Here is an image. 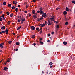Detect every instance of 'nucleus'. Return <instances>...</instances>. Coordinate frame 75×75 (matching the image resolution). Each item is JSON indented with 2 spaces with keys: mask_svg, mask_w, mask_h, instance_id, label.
<instances>
[{
  "mask_svg": "<svg viewBox=\"0 0 75 75\" xmlns=\"http://www.w3.org/2000/svg\"><path fill=\"white\" fill-rule=\"evenodd\" d=\"M21 20L22 21V22L21 21V24H22V23H23V21H24L25 20V18L22 17L21 18Z\"/></svg>",
  "mask_w": 75,
  "mask_h": 75,
  "instance_id": "obj_1",
  "label": "nucleus"
},
{
  "mask_svg": "<svg viewBox=\"0 0 75 75\" xmlns=\"http://www.w3.org/2000/svg\"><path fill=\"white\" fill-rule=\"evenodd\" d=\"M46 16H47V14L46 13H45L42 15V16L43 17H45Z\"/></svg>",
  "mask_w": 75,
  "mask_h": 75,
  "instance_id": "obj_2",
  "label": "nucleus"
},
{
  "mask_svg": "<svg viewBox=\"0 0 75 75\" xmlns=\"http://www.w3.org/2000/svg\"><path fill=\"white\" fill-rule=\"evenodd\" d=\"M52 18H50V19L51 21H54V17H55L54 16H52Z\"/></svg>",
  "mask_w": 75,
  "mask_h": 75,
  "instance_id": "obj_3",
  "label": "nucleus"
},
{
  "mask_svg": "<svg viewBox=\"0 0 75 75\" xmlns=\"http://www.w3.org/2000/svg\"><path fill=\"white\" fill-rule=\"evenodd\" d=\"M30 28L33 30H35V27H34V26H31Z\"/></svg>",
  "mask_w": 75,
  "mask_h": 75,
  "instance_id": "obj_4",
  "label": "nucleus"
},
{
  "mask_svg": "<svg viewBox=\"0 0 75 75\" xmlns=\"http://www.w3.org/2000/svg\"><path fill=\"white\" fill-rule=\"evenodd\" d=\"M47 24L48 25H51L52 24V23L50 21H49L47 23Z\"/></svg>",
  "mask_w": 75,
  "mask_h": 75,
  "instance_id": "obj_5",
  "label": "nucleus"
},
{
  "mask_svg": "<svg viewBox=\"0 0 75 75\" xmlns=\"http://www.w3.org/2000/svg\"><path fill=\"white\" fill-rule=\"evenodd\" d=\"M37 14H36V15H33V18L35 19V18H37Z\"/></svg>",
  "mask_w": 75,
  "mask_h": 75,
  "instance_id": "obj_6",
  "label": "nucleus"
},
{
  "mask_svg": "<svg viewBox=\"0 0 75 75\" xmlns=\"http://www.w3.org/2000/svg\"><path fill=\"white\" fill-rule=\"evenodd\" d=\"M13 3L14 4H15V5H16V4H17V1H13Z\"/></svg>",
  "mask_w": 75,
  "mask_h": 75,
  "instance_id": "obj_7",
  "label": "nucleus"
},
{
  "mask_svg": "<svg viewBox=\"0 0 75 75\" xmlns=\"http://www.w3.org/2000/svg\"><path fill=\"white\" fill-rule=\"evenodd\" d=\"M5 28H6V27H5L4 26H3L1 27V30H4Z\"/></svg>",
  "mask_w": 75,
  "mask_h": 75,
  "instance_id": "obj_8",
  "label": "nucleus"
},
{
  "mask_svg": "<svg viewBox=\"0 0 75 75\" xmlns=\"http://www.w3.org/2000/svg\"><path fill=\"white\" fill-rule=\"evenodd\" d=\"M2 17L3 18V20L4 21V20H5V18H4V14H2Z\"/></svg>",
  "mask_w": 75,
  "mask_h": 75,
  "instance_id": "obj_9",
  "label": "nucleus"
},
{
  "mask_svg": "<svg viewBox=\"0 0 75 75\" xmlns=\"http://www.w3.org/2000/svg\"><path fill=\"white\" fill-rule=\"evenodd\" d=\"M8 69V68L7 67H5L4 68V70H5V71H7Z\"/></svg>",
  "mask_w": 75,
  "mask_h": 75,
  "instance_id": "obj_10",
  "label": "nucleus"
},
{
  "mask_svg": "<svg viewBox=\"0 0 75 75\" xmlns=\"http://www.w3.org/2000/svg\"><path fill=\"white\" fill-rule=\"evenodd\" d=\"M36 31H37L38 32L40 31V29L38 28H36Z\"/></svg>",
  "mask_w": 75,
  "mask_h": 75,
  "instance_id": "obj_11",
  "label": "nucleus"
},
{
  "mask_svg": "<svg viewBox=\"0 0 75 75\" xmlns=\"http://www.w3.org/2000/svg\"><path fill=\"white\" fill-rule=\"evenodd\" d=\"M5 31L6 33V34H7L8 33V30L7 29V28L6 29Z\"/></svg>",
  "mask_w": 75,
  "mask_h": 75,
  "instance_id": "obj_12",
  "label": "nucleus"
},
{
  "mask_svg": "<svg viewBox=\"0 0 75 75\" xmlns=\"http://www.w3.org/2000/svg\"><path fill=\"white\" fill-rule=\"evenodd\" d=\"M67 14V12L66 11H64L63 12V14L64 15H66Z\"/></svg>",
  "mask_w": 75,
  "mask_h": 75,
  "instance_id": "obj_13",
  "label": "nucleus"
},
{
  "mask_svg": "<svg viewBox=\"0 0 75 75\" xmlns=\"http://www.w3.org/2000/svg\"><path fill=\"white\" fill-rule=\"evenodd\" d=\"M32 14H35V10H32Z\"/></svg>",
  "mask_w": 75,
  "mask_h": 75,
  "instance_id": "obj_14",
  "label": "nucleus"
},
{
  "mask_svg": "<svg viewBox=\"0 0 75 75\" xmlns=\"http://www.w3.org/2000/svg\"><path fill=\"white\" fill-rule=\"evenodd\" d=\"M63 44H64V45H67V42L65 41H64L63 42Z\"/></svg>",
  "mask_w": 75,
  "mask_h": 75,
  "instance_id": "obj_15",
  "label": "nucleus"
},
{
  "mask_svg": "<svg viewBox=\"0 0 75 75\" xmlns=\"http://www.w3.org/2000/svg\"><path fill=\"white\" fill-rule=\"evenodd\" d=\"M3 4L4 6H6V5L7 4V3H6V2H4L3 3Z\"/></svg>",
  "mask_w": 75,
  "mask_h": 75,
  "instance_id": "obj_16",
  "label": "nucleus"
},
{
  "mask_svg": "<svg viewBox=\"0 0 75 75\" xmlns=\"http://www.w3.org/2000/svg\"><path fill=\"white\" fill-rule=\"evenodd\" d=\"M5 33V31H2L0 32V34H3Z\"/></svg>",
  "mask_w": 75,
  "mask_h": 75,
  "instance_id": "obj_17",
  "label": "nucleus"
},
{
  "mask_svg": "<svg viewBox=\"0 0 75 75\" xmlns=\"http://www.w3.org/2000/svg\"><path fill=\"white\" fill-rule=\"evenodd\" d=\"M66 10L67 11H69V9H68V7H66Z\"/></svg>",
  "mask_w": 75,
  "mask_h": 75,
  "instance_id": "obj_18",
  "label": "nucleus"
},
{
  "mask_svg": "<svg viewBox=\"0 0 75 75\" xmlns=\"http://www.w3.org/2000/svg\"><path fill=\"white\" fill-rule=\"evenodd\" d=\"M21 28V26H20L17 28V30H18Z\"/></svg>",
  "mask_w": 75,
  "mask_h": 75,
  "instance_id": "obj_19",
  "label": "nucleus"
},
{
  "mask_svg": "<svg viewBox=\"0 0 75 75\" xmlns=\"http://www.w3.org/2000/svg\"><path fill=\"white\" fill-rule=\"evenodd\" d=\"M8 6L9 7H11V5L10 4H8Z\"/></svg>",
  "mask_w": 75,
  "mask_h": 75,
  "instance_id": "obj_20",
  "label": "nucleus"
},
{
  "mask_svg": "<svg viewBox=\"0 0 75 75\" xmlns=\"http://www.w3.org/2000/svg\"><path fill=\"white\" fill-rule=\"evenodd\" d=\"M13 13H11L10 15V17H13Z\"/></svg>",
  "mask_w": 75,
  "mask_h": 75,
  "instance_id": "obj_21",
  "label": "nucleus"
},
{
  "mask_svg": "<svg viewBox=\"0 0 75 75\" xmlns=\"http://www.w3.org/2000/svg\"><path fill=\"white\" fill-rule=\"evenodd\" d=\"M16 45H20V43H19L18 42H16Z\"/></svg>",
  "mask_w": 75,
  "mask_h": 75,
  "instance_id": "obj_22",
  "label": "nucleus"
},
{
  "mask_svg": "<svg viewBox=\"0 0 75 75\" xmlns=\"http://www.w3.org/2000/svg\"><path fill=\"white\" fill-rule=\"evenodd\" d=\"M15 11L16 12H18V9L17 8L15 9Z\"/></svg>",
  "mask_w": 75,
  "mask_h": 75,
  "instance_id": "obj_23",
  "label": "nucleus"
},
{
  "mask_svg": "<svg viewBox=\"0 0 75 75\" xmlns=\"http://www.w3.org/2000/svg\"><path fill=\"white\" fill-rule=\"evenodd\" d=\"M0 47L1 48H3V46L1 45L0 44Z\"/></svg>",
  "mask_w": 75,
  "mask_h": 75,
  "instance_id": "obj_24",
  "label": "nucleus"
},
{
  "mask_svg": "<svg viewBox=\"0 0 75 75\" xmlns=\"http://www.w3.org/2000/svg\"><path fill=\"white\" fill-rule=\"evenodd\" d=\"M11 42H12V41L11 40L10 41L8 42V43L9 44H11Z\"/></svg>",
  "mask_w": 75,
  "mask_h": 75,
  "instance_id": "obj_25",
  "label": "nucleus"
},
{
  "mask_svg": "<svg viewBox=\"0 0 75 75\" xmlns=\"http://www.w3.org/2000/svg\"><path fill=\"white\" fill-rule=\"evenodd\" d=\"M71 1L73 3H74V4H75V1L73 0Z\"/></svg>",
  "mask_w": 75,
  "mask_h": 75,
  "instance_id": "obj_26",
  "label": "nucleus"
},
{
  "mask_svg": "<svg viewBox=\"0 0 75 75\" xmlns=\"http://www.w3.org/2000/svg\"><path fill=\"white\" fill-rule=\"evenodd\" d=\"M68 22L67 21L65 23V25H68Z\"/></svg>",
  "mask_w": 75,
  "mask_h": 75,
  "instance_id": "obj_27",
  "label": "nucleus"
},
{
  "mask_svg": "<svg viewBox=\"0 0 75 75\" xmlns=\"http://www.w3.org/2000/svg\"><path fill=\"white\" fill-rule=\"evenodd\" d=\"M0 21H3V18L1 17L0 18Z\"/></svg>",
  "mask_w": 75,
  "mask_h": 75,
  "instance_id": "obj_28",
  "label": "nucleus"
},
{
  "mask_svg": "<svg viewBox=\"0 0 75 75\" xmlns=\"http://www.w3.org/2000/svg\"><path fill=\"white\" fill-rule=\"evenodd\" d=\"M12 10H14L15 9V6H13V7H12Z\"/></svg>",
  "mask_w": 75,
  "mask_h": 75,
  "instance_id": "obj_29",
  "label": "nucleus"
},
{
  "mask_svg": "<svg viewBox=\"0 0 75 75\" xmlns=\"http://www.w3.org/2000/svg\"><path fill=\"white\" fill-rule=\"evenodd\" d=\"M43 12L42 11H40V14H43Z\"/></svg>",
  "mask_w": 75,
  "mask_h": 75,
  "instance_id": "obj_30",
  "label": "nucleus"
},
{
  "mask_svg": "<svg viewBox=\"0 0 75 75\" xmlns=\"http://www.w3.org/2000/svg\"><path fill=\"white\" fill-rule=\"evenodd\" d=\"M7 23L9 25V24H10V21H8Z\"/></svg>",
  "mask_w": 75,
  "mask_h": 75,
  "instance_id": "obj_31",
  "label": "nucleus"
},
{
  "mask_svg": "<svg viewBox=\"0 0 75 75\" xmlns=\"http://www.w3.org/2000/svg\"><path fill=\"white\" fill-rule=\"evenodd\" d=\"M32 38H35V35H33L32 36Z\"/></svg>",
  "mask_w": 75,
  "mask_h": 75,
  "instance_id": "obj_32",
  "label": "nucleus"
},
{
  "mask_svg": "<svg viewBox=\"0 0 75 75\" xmlns=\"http://www.w3.org/2000/svg\"><path fill=\"white\" fill-rule=\"evenodd\" d=\"M21 21V20H20V19H18V20L17 21H18V23H20V21Z\"/></svg>",
  "mask_w": 75,
  "mask_h": 75,
  "instance_id": "obj_33",
  "label": "nucleus"
},
{
  "mask_svg": "<svg viewBox=\"0 0 75 75\" xmlns=\"http://www.w3.org/2000/svg\"><path fill=\"white\" fill-rule=\"evenodd\" d=\"M6 13L7 15H9L10 14V13L8 12H7Z\"/></svg>",
  "mask_w": 75,
  "mask_h": 75,
  "instance_id": "obj_34",
  "label": "nucleus"
},
{
  "mask_svg": "<svg viewBox=\"0 0 75 75\" xmlns=\"http://www.w3.org/2000/svg\"><path fill=\"white\" fill-rule=\"evenodd\" d=\"M45 24L44 23L43 24H42V27H44V26H45Z\"/></svg>",
  "mask_w": 75,
  "mask_h": 75,
  "instance_id": "obj_35",
  "label": "nucleus"
},
{
  "mask_svg": "<svg viewBox=\"0 0 75 75\" xmlns=\"http://www.w3.org/2000/svg\"><path fill=\"white\" fill-rule=\"evenodd\" d=\"M53 64V63L51 62H50L49 63V65H52Z\"/></svg>",
  "mask_w": 75,
  "mask_h": 75,
  "instance_id": "obj_36",
  "label": "nucleus"
},
{
  "mask_svg": "<svg viewBox=\"0 0 75 75\" xmlns=\"http://www.w3.org/2000/svg\"><path fill=\"white\" fill-rule=\"evenodd\" d=\"M56 28H59V25H57V26H56Z\"/></svg>",
  "mask_w": 75,
  "mask_h": 75,
  "instance_id": "obj_37",
  "label": "nucleus"
},
{
  "mask_svg": "<svg viewBox=\"0 0 75 75\" xmlns=\"http://www.w3.org/2000/svg\"><path fill=\"white\" fill-rule=\"evenodd\" d=\"M40 44H41L42 45L44 44V43L42 42H40Z\"/></svg>",
  "mask_w": 75,
  "mask_h": 75,
  "instance_id": "obj_38",
  "label": "nucleus"
},
{
  "mask_svg": "<svg viewBox=\"0 0 75 75\" xmlns=\"http://www.w3.org/2000/svg\"><path fill=\"white\" fill-rule=\"evenodd\" d=\"M42 8H40V11H42Z\"/></svg>",
  "mask_w": 75,
  "mask_h": 75,
  "instance_id": "obj_39",
  "label": "nucleus"
},
{
  "mask_svg": "<svg viewBox=\"0 0 75 75\" xmlns=\"http://www.w3.org/2000/svg\"><path fill=\"white\" fill-rule=\"evenodd\" d=\"M54 23L56 24H57V23H58V21H54Z\"/></svg>",
  "mask_w": 75,
  "mask_h": 75,
  "instance_id": "obj_40",
  "label": "nucleus"
},
{
  "mask_svg": "<svg viewBox=\"0 0 75 75\" xmlns=\"http://www.w3.org/2000/svg\"><path fill=\"white\" fill-rule=\"evenodd\" d=\"M7 62H6V63H5L4 64V63L3 64V65H6V64H7Z\"/></svg>",
  "mask_w": 75,
  "mask_h": 75,
  "instance_id": "obj_41",
  "label": "nucleus"
},
{
  "mask_svg": "<svg viewBox=\"0 0 75 75\" xmlns=\"http://www.w3.org/2000/svg\"><path fill=\"white\" fill-rule=\"evenodd\" d=\"M43 17L42 16V17H41L40 18V20H42V19H43Z\"/></svg>",
  "mask_w": 75,
  "mask_h": 75,
  "instance_id": "obj_42",
  "label": "nucleus"
},
{
  "mask_svg": "<svg viewBox=\"0 0 75 75\" xmlns=\"http://www.w3.org/2000/svg\"><path fill=\"white\" fill-rule=\"evenodd\" d=\"M12 34L13 35H16V33L14 32H13Z\"/></svg>",
  "mask_w": 75,
  "mask_h": 75,
  "instance_id": "obj_43",
  "label": "nucleus"
},
{
  "mask_svg": "<svg viewBox=\"0 0 75 75\" xmlns=\"http://www.w3.org/2000/svg\"><path fill=\"white\" fill-rule=\"evenodd\" d=\"M45 23L46 25H47V21H45Z\"/></svg>",
  "mask_w": 75,
  "mask_h": 75,
  "instance_id": "obj_44",
  "label": "nucleus"
},
{
  "mask_svg": "<svg viewBox=\"0 0 75 75\" xmlns=\"http://www.w3.org/2000/svg\"><path fill=\"white\" fill-rule=\"evenodd\" d=\"M31 14H30V13H29V17H31Z\"/></svg>",
  "mask_w": 75,
  "mask_h": 75,
  "instance_id": "obj_45",
  "label": "nucleus"
},
{
  "mask_svg": "<svg viewBox=\"0 0 75 75\" xmlns=\"http://www.w3.org/2000/svg\"><path fill=\"white\" fill-rule=\"evenodd\" d=\"M24 13H25L26 14H27V11H24Z\"/></svg>",
  "mask_w": 75,
  "mask_h": 75,
  "instance_id": "obj_46",
  "label": "nucleus"
},
{
  "mask_svg": "<svg viewBox=\"0 0 75 75\" xmlns=\"http://www.w3.org/2000/svg\"><path fill=\"white\" fill-rule=\"evenodd\" d=\"M37 20L38 21H40V18H37Z\"/></svg>",
  "mask_w": 75,
  "mask_h": 75,
  "instance_id": "obj_47",
  "label": "nucleus"
},
{
  "mask_svg": "<svg viewBox=\"0 0 75 75\" xmlns=\"http://www.w3.org/2000/svg\"><path fill=\"white\" fill-rule=\"evenodd\" d=\"M50 68H52V65H50Z\"/></svg>",
  "mask_w": 75,
  "mask_h": 75,
  "instance_id": "obj_48",
  "label": "nucleus"
},
{
  "mask_svg": "<svg viewBox=\"0 0 75 75\" xmlns=\"http://www.w3.org/2000/svg\"><path fill=\"white\" fill-rule=\"evenodd\" d=\"M42 24H40L39 25V27H42Z\"/></svg>",
  "mask_w": 75,
  "mask_h": 75,
  "instance_id": "obj_49",
  "label": "nucleus"
},
{
  "mask_svg": "<svg viewBox=\"0 0 75 75\" xmlns=\"http://www.w3.org/2000/svg\"><path fill=\"white\" fill-rule=\"evenodd\" d=\"M52 34V35L54 34V32H52L51 33Z\"/></svg>",
  "mask_w": 75,
  "mask_h": 75,
  "instance_id": "obj_50",
  "label": "nucleus"
},
{
  "mask_svg": "<svg viewBox=\"0 0 75 75\" xmlns=\"http://www.w3.org/2000/svg\"><path fill=\"white\" fill-rule=\"evenodd\" d=\"M37 13H40V11H38Z\"/></svg>",
  "mask_w": 75,
  "mask_h": 75,
  "instance_id": "obj_51",
  "label": "nucleus"
},
{
  "mask_svg": "<svg viewBox=\"0 0 75 75\" xmlns=\"http://www.w3.org/2000/svg\"><path fill=\"white\" fill-rule=\"evenodd\" d=\"M0 45H2V46H3L4 45V43H2L1 44H0Z\"/></svg>",
  "mask_w": 75,
  "mask_h": 75,
  "instance_id": "obj_52",
  "label": "nucleus"
},
{
  "mask_svg": "<svg viewBox=\"0 0 75 75\" xmlns=\"http://www.w3.org/2000/svg\"><path fill=\"white\" fill-rule=\"evenodd\" d=\"M40 41H41V40H42V38H40Z\"/></svg>",
  "mask_w": 75,
  "mask_h": 75,
  "instance_id": "obj_53",
  "label": "nucleus"
},
{
  "mask_svg": "<svg viewBox=\"0 0 75 75\" xmlns=\"http://www.w3.org/2000/svg\"><path fill=\"white\" fill-rule=\"evenodd\" d=\"M33 45H34V46H35V45H36V44L35 43H34Z\"/></svg>",
  "mask_w": 75,
  "mask_h": 75,
  "instance_id": "obj_54",
  "label": "nucleus"
},
{
  "mask_svg": "<svg viewBox=\"0 0 75 75\" xmlns=\"http://www.w3.org/2000/svg\"><path fill=\"white\" fill-rule=\"evenodd\" d=\"M18 18H19L20 19H21V16H20V17H19V16H18Z\"/></svg>",
  "mask_w": 75,
  "mask_h": 75,
  "instance_id": "obj_55",
  "label": "nucleus"
},
{
  "mask_svg": "<svg viewBox=\"0 0 75 75\" xmlns=\"http://www.w3.org/2000/svg\"><path fill=\"white\" fill-rule=\"evenodd\" d=\"M15 51H18V49H17V48L16 49H15Z\"/></svg>",
  "mask_w": 75,
  "mask_h": 75,
  "instance_id": "obj_56",
  "label": "nucleus"
},
{
  "mask_svg": "<svg viewBox=\"0 0 75 75\" xmlns=\"http://www.w3.org/2000/svg\"><path fill=\"white\" fill-rule=\"evenodd\" d=\"M6 62H10V61L8 60H7Z\"/></svg>",
  "mask_w": 75,
  "mask_h": 75,
  "instance_id": "obj_57",
  "label": "nucleus"
},
{
  "mask_svg": "<svg viewBox=\"0 0 75 75\" xmlns=\"http://www.w3.org/2000/svg\"><path fill=\"white\" fill-rule=\"evenodd\" d=\"M20 7V5H18V7Z\"/></svg>",
  "mask_w": 75,
  "mask_h": 75,
  "instance_id": "obj_58",
  "label": "nucleus"
},
{
  "mask_svg": "<svg viewBox=\"0 0 75 75\" xmlns=\"http://www.w3.org/2000/svg\"><path fill=\"white\" fill-rule=\"evenodd\" d=\"M33 1V2H35V1H36V0H32Z\"/></svg>",
  "mask_w": 75,
  "mask_h": 75,
  "instance_id": "obj_59",
  "label": "nucleus"
},
{
  "mask_svg": "<svg viewBox=\"0 0 75 75\" xmlns=\"http://www.w3.org/2000/svg\"><path fill=\"white\" fill-rule=\"evenodd\" d=\"M56 10H58V8L57 7L56 8Z\"/></svg>",
  "mask_w": 75,
  "mask_h": 75,
  "instance_id": "obj_60",
  "label": "nucleus"
},
{
  "mask_svg": "<svg viewBox=\"0 0 75 75\" xmlns=\"http://www.w3.org/2000/svg\"><path fill=\"white\" fill-rule=\"evenodd\" d=\"M50 35H50V34H48V36L49 37L50 36Z\"/></svg>",
  "mask_w": 75,
  "mask_h": 75,
  "instance_id": "obj_61",
  "label": "nucleus"
},
{
  "mask_svg": "<svg viewBox=\"0 0 75 75\" xmlns=\"http://www.w3.org/2000/svg\"><path fill=\"white\" fill-rule=\"evenodd\" d=\"M47 42H50V40H47Z\"/></svg>",
  "mask_w": 75,
  "mask_h": 75,
  "instance_id": "obj_62",
  "label": "nucleus"
},
{
  "mask_svg": "<svg viewBox=\"0 0 75 75\" xmlns=\"http://www.w3.org/2000/svg\"><path fill=\"white\" fill-rule=\"evenodd\" d=\"M17 38H19V36H17Z\"/></svg>",
  "mask_w": 75,
  "mask_h": 75,
  "instance_id": "obj_63",
  "label": "nucleus"
},
{
  "mask_svg": "<svg viewBox=\"0 0 75 75\" xmlns=\"http://www.w3.org/2000/svg\"><path fill=\"white\" fill-rule=\"evenodd\" d=\"M40 30H41V31H42V28H41Z\"/></svg>",
  "mask_w": 75,
  "mask_h": 75,
  "instance_id": "obj_64",
  "label": "nucleus"
}]
</instances>
